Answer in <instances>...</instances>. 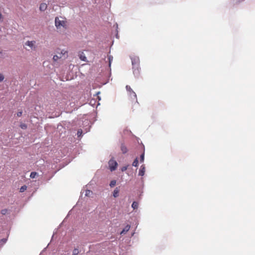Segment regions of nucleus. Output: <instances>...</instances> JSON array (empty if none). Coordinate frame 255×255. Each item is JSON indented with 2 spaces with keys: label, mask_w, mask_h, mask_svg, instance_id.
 <instances>
[{
  "label": "nucleus",
  "mask_w": 255,
  "mask_h": 255,
  "mask_svg": "<svg viewBox=\"0 0 255 255\" xmlns=\"http://www.w3.org/2000/svg\"><path fill=\"white\" fill-rule=\"evenodd\" d=\"M80 59L83 61H87V57L83 52H80L79 54Z\"/></svg>",
  "instance_id": "obj_7"
},
{
  "label": "nucleus",
  "mask_w": 255,
  "mask_h": 255,
  "mask_svg": "<svg viewBox=\"0 0 255 255\" xmlns=\"http://www.w3.org/2000/svg\"><path fill=\"white\" fill-rule=\"evenodd\" d=\"M62 19H60L58 17H56L55 18V24L57 28L60 29L61 27L64 28H66L67 21L64 20V18L60 17Z\"/></svg>",
  "instance_id": "obj_1"
},
{
  "label": "nucleus",
  "mask_w": 255,
  "mask_h": 255,
  "mask_svg": "<svg viewBox=\"0 0 255 255\" xmlns=\"http://www.w3.org/2000/svg\"><path fill=\"white\" fill-rule=\"evenodd\" d=\"M36 41H27L25 43V45L29 47L30 49L31 50H35L36 49Z\"/></svg>",
  "instance_id": "obj_4"
},
{
  "label": "nucleus",
  "mask_w": 255,
  "mask_h": 255,
  "mask_svg": "<svg viewBox=\"0 0 255 255\" xmlns=\"http://www.w3.org/2000/svg\"><path fill=\"white\" fill-rule=\"evenodd\" d=\"M62 56H59L58 55H55L53 56V60L54 61H56L58 59L62 58Z\"/></svg>",
  "instance_id": "obj_19"
},
{
  "label": "nucleus",
  "mask_w": 255,
  "mask_h": 255,
  "mask_svg": "<svg viewBox=\"0 0 255 255\" xmlns=\"http://www.w3.org/2000/svg\"><path fill=\"white\" fill-rule=\"evenodd\" d=\"M98 99H99V100H100V98H99V96H98Z\"/></svg>",
  "instance_id": "obj_31"
},
{
  "label": "nucleus",
  "mask_w": 255,
  "mask_h": 255,
  "mask_svg": "<svg viewBox=\"0 0 255 255\" xmlns=\"http://www.w3.org/2000/svg\"><path fill=\"white\" fill-rule=\"evenodd\" d=\"M79 253V250L77 248H75L72 252V255H78Z\"/></svg>",
  "instance_id": "obj_15"
},
{
  "label": "nucleus",
  "mask_w": 255,
  "mask_h": 255,
  "mask_svg": "<svg viewBox=\"0 0 255 255\" xmlns=\"http://www.w3.org/2000/svg\"><path fill=\"white\" fill-rule=\"evenodd\" d=\"M130 226L128 225H127L125 228L122 230V231L121 232V234H125L126 233H127L128 231V230H129L130 229Z\"/></svg>",
  "instance_id": "obj_10"
},
{
  "label": "nucleus",
  "mask_w": 255,
  "mask_h": 255,
  "mask_svg": "<svg viewBox=\"0 0 255 255\" xmlns=\"http://www.w3.org/2000/svg\"><path fill=\"white\" fill-rule=\"evenodd\" d=\"M58 55H60L59 56H63L64 58L66 57V56L68 55V52L66 50H62L60 52V53L57 52Z\"/></svg>",
  "instance_id": "obj_8"
},
{
  "label": "nucleus",
  "mask_w": 255,
  "mask_h": 255,
  "mask_svg": "<svg viewBox=\"0 0 255 255\" xmlns=\"http://www.w3.org/2000/svg\"><path fill=\"white\" fill-rule=\"evenodd\" d=\"M47 7V5L45 3H41L39 6V10L41 11H45Z\"/></svg>",
  "instance_id": "obj_6"
},
{
  "label": "nucleus",
  "mask_w": 255,
  "mask_h": 255,
  "mask_svg": "<svg viewBox=\"0 0 255 255\" xmlns=\"http://www.w3.org/2000/svg\"><path fill=\"white\" fill-rule=\"evenodd\" d=\"M82 130H79L78 131L77 134H81L82 133Z\"/></svg>",
  "instance_id": "obj_29"
},
{
  "label": "nucleus",
  "mask_w": 255,
  "mask_h": 255,
  "mask_svg": "<svg viewBox=\"0 0 255 255\" xmlns=\"http://www.w3.org/2000/svg\"><path fill=\"white\" fill-rule=\"evenodd\" d=\"M138 203L135 201H134V202H133V203L131 205V207H132V208L133 209H136L138 208Z\"/></svg>",
  "instance_id": "obj_13"
},
{
  "label": "nucleus",
  "mask_w": 255,
  "mask_h": 255,
  "mask_svg": "<svg viewBox=\"0 0 255 255\" xmlns=\"http://www.w3.org/2000/svg\"><path fill=\"white\" fill-rule=\"evenodd\" d=\"M37 175V173L36 172H32L30 173V177L31 178H34Z\"/></svg>",
  "instance_id": "obj_17"
},
{
  "label": "nucleus",
  "mask_w": 255,
  "mask_h": 255,
  "mask_svg": "<svg viewBox=\"0 0 255 255\" xmlns=\"http://www.w3.org/2000/svg\"><path fill=\"white\" fill-rule=\"evenodd\" d=\"M138 161L137 158H136L134 160V161L132 163V166L136 167L138 166Z\"/></svg>",
  "instance_id": "obj_18"
},
{
  "label": "nucleus",
  "mask_w": 255,
  "mask_h": 255,
  "mask_svg": "<svg viewBox=\"0 0 255 255\" xmlns=\"http://www.w3.org/2000/svg\"><path fill=\"white\" fill-rule=\"evenodd\" d=\"M7 211L8 210L6 209H2L1 211V213L2 214V215H5L7 213Z\"/></svg>",
  "instance_id": "obj_22"
},
{
  "label": "nucleus",
  "mask_w": 255,
  "mask_h": 255,
  "mask_svg": "<svg viewBox=\"0 0 255 255\" xmlns=\"http://www.w3.org/2000/svg\"><path fill=\"white\" fill-rule=\"evenodd\" d=\"M144 153H142V154L140 155V162H143V160H144Z\"/></svg>",
  "instance_id": "obj_25"
},
{
  "label": "nucleus",
  "mask_w": 255,
  "mask_h": 255,
  "mask_svg": "<svg viewBox=\"0 0 255 255\" xmlns=\"http://www.w3.org/2000/svg\"><path fill=\"white\" fill-rule=\"evenodd\" d=\"M121 149L123 153H126L128 152V149L124 144H122Z\"/></svg>",
  "instance_id": "obj_11"
},
{
  "label": "nucleus",
  "mask_w": 255,
  "mask_h": 255,
  "mask_svg": "<svg viewBox=\"0 0 255 255\" xmlns=\"http://www.w3.org/2000/svg\"><path fill=\"white\" fill-rule=\"evenodd\" d=\"M99 94H100V92H98V93H97L96 95H98Z\"/></svg>",
  "instance_id": "obj_30"
},
{
  "label": "nucleus",
  "mask_w": 255,
  "mask_h": 255,
  "mask_svg": "<svg viewBox=\"0 0 255 255\" xmlns=\"http://www.w3.org/2000/svg\"><path fill=\"white\" fill-rule=\"evenodd\" d=\"M131 61L132 65L133 66V68L134 67L138 68V66L139 62V60L138 57H133L131 58Z\"/></svg>",
  "instance_id": "obj_5"
},
{
  "label": "nucleus",
  "mask_w": 255,
  "mask_h": 255,
  "mask_svg": "<svg viewBox=\"0 0 255 255\" xmlns=\"http://www.w3.org/2000/svg\"><path fill=\"white\" fill-rule=\"evenodd\" d=\"M126 88L127 91L128 92V95L130 96L131 98H133L134 99L136 100V95L135 93V92L132 90L131 87L128 85H127Z\"/></svg>",
  "instance_id": "obj_3"
},
{
  "label": "nucleus",
  "mask_w": 255,
  "mask_h": 255,
  "mask_svg": "<svg viewBox=\"0 0 255 255\" xmlns=\"http://www.w3.org/2000/svg\"><path fill=\"white\" fill-rule=\"evenodd\" d=\"M108 59L109 60V67H111L112 61L113 60V57L112 55H108Z\"/></svg>",
  "instance_id": "obj_14"
},
{
  "label": "nucleus",
  "mask_w": 255,
  "mask_h": 255,
  "mask_svg": "<svg viewBox=\"0 0 255 255\" xmlns=\"http://www.w3.org/2000/svg\"><path fill=\"white\" fill-rule=\"evenodd\" d=\"M27 189V186L26 185H23L22 186H21L20 188V192H24L25 190H26Z\"/></svg>",
  "instance_id": "obj_20"
},
{
  "label": "nucleus",
  "mask_w": 255,
  "mask_h": 255,
  "mask_svg": "<svg viewBox=\"0 0 255 255\" xmlns=\"http://www.w3.org/2000/svg\"><path fill=\"white\" fill-rule=\"evenodd\" d=\"M119 189L118 188H116L113 192V196L114 197L116 198L119 196Z\"/></svg>",
  "instance_id": "obj_12"
},
{
  "label": "nucleus",
  "mask_w": 255,
  "mask_h": 255,
  "mask_svg": "<svg viewBox=\"0 0 255 255\" xmlns=\"http://www.w3.org/2000/svg\"><path fill=\"white\" fill-rule=\"evenodd\" d=\"M145 172V167L142 165L140 167V169L139 171L138 175L139 176H143Z\"/></svg>",
  "instance_id": "obj_9"
},
{
  "label": "nucleus",
  "mask_w": 255,
  "mask_h": 255,
  "mask_svg": "<svg viewBox=\"0 0 255 255\" xmlns=\"http://www.w3.org/2000/svg\"><path fill=\"white\" fill-rule=\"evenodd\" d=\"M19 127L23 129H25L27 128V125L24 123H20Z\"/></svg>",
  "instance_id": "obj_16"
},
{
  "label": "nucleus",
  "mask_w": 255,
  "mask_h": 255,
  "mask_svg": "<svg viewBox=\"0 0 255 255\" xmlns=\"http://www.w3.org/2000/svg\"><path fill=\"white\" fill-rule=\"evenodd\" d=\"M109 169L111 171L115 170L118 166V163L113 158L111 159L108 162Z\"/></svg>",
  "instance_id": "obj_2"
},
{
  "label": "nucleus",
  "mask_w": 255,
  "mask_h": 255,
  "mask_svg": "<svg viewBox=\"0 0 255 255\" xmlns=\"http://www.w3.org/2000/svg\"><path fill=\"white\" fill-rule=\"evenodd\" d=\"M90 192H91V191H90V190H87V191H86V195H88Z\"/></svg>",
  "instance_id": "obj_28"
},
{
  "label": "nucleus",
  "mask_w": 255,
  "mask_h": 255,
  "mask_svg": "<svg viewBox=\"0 0 255 255\" xmlns=\"http://www.w3.org/2000/svg\"><path fill=\"white\" fill-rule=\"evenodd\" d=\"M22 111H18L17 113V114H16V116L18 117H21L22 116Z\"/></svg>",
  "instance_id": "obj_23"
},
{
  "label": "nucleus",
  "mask_w": 255,
  "mask_h": 255,
  "mask_svg": "<svg viewBox=\"0 0 255 255\" xmlns=\"http://www.w3.org/2000/svg\"><path fill=\"white\" fill-rule=\"evenodd\" d=\"M128 167V165L123 166V167H122L121 168V170H122L123 172H124V171H126V170L127 169Z\"/></svg>",
  "instance_id": "obj_24"
},
{
  "label": "nucleus",
  "mask_w": 255,
  "mask_h": 255,
  "mask_svg": "<svg viewBox=\"0 0 255 255\" xmlns=\"http://www.w3.org/2000/svg\"><path fill=\"white\" fill-rule=\"evenodd\" d=\"M244 0H234V2L235 4H239Z\"/></svg>",
  "instance_id": "obj_26"
},
{
  "label": "nucleus",
  "mask_w": 255,
  "mask_h": 255,
  "mask_svg": "<svg viewBox=\"0 0 255 255\" xmlns=\"http://www.w3.org/2000/svg\"><path fill=\"white\" fill-rule=\"evenodd\" d=\"M133 73H134V74H135V70L133 71Z\"/></svg>",
  "instance_id": "obj_32"
},
{
  "label": "nucleus",
  "mask_w": 255,
  "mask_h": 255,
  "mask_svg": "<svg viewBox=\"0 0 255 255\" xmlns=\"http://www.w3.org/2000/svg\"><path fill=\"white\" fill-rule=\"evenodd\" d=\"M116 184V181L115 180H112L110 182V185L111 187L115 186Z\"/></svg>",
  "instance_id": "obj_21"
},
{
  "label": "nucleus",
  "mask_w": 255,
  "mask_h": 255,
  "mask_svg": "<svg viewBox=\"0 0 255 255\" xmlns=\"http://www.w3.org/2000/svg\"><path fill=\"white\" fill-rule=\"evenodd\" d=\"M3 79L4 76L2 74H0V82L3 81Z\"/></svg>",
  "instance_id": "obj_27"
}]
</instances>
